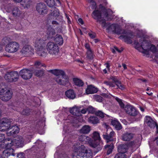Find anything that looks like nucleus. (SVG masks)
Listing matches in <instances>:
<instances>
[{
	"label": "nucleus",
	"mask_w": 158,
	"mask_h": 158,
	"mask_svg": "<svg viewBox=\"0 0 158 158\" xmlns=\"http://www.w3.org/2000/svg\"><path fill=\"white\" fill-rule=\"evenodd\" d=\"M157 49L155 46L153 45H150L149 50L153 53H155L156 56L158 57V45L157 46Z\"/></svg>",
	"instance_id": "38"
},
{
	"label": "nucleus",
	"mask_w": 158,
	"mask_h": 158,
	"mask_svg": "<svg viewBox=\"0 0 158 158\" xmlns=\"http://www.w3.org/2000/svg\"><path fill=\"white\" fill-rule=\"evenodd\" d=\"M52 23L53 25H57L58 24V23L56 21L53 20L52 21Z\"/></svg>",
	"instance_id": "61"
},
{
	"label": "nucleus",
	"mask_w": 158,
	"mask_h": 158,
	"mask_svg": "<svg viewBox=\"0 0 158 158\" xmlns=\"http://www.w3.org/2000/svg\"><path fill=\"white\" fill-rule=\"evenodd\" d=\"M126 157L127 156L125 154L119 152L116 155L114 158H126Z\"/></svg>",
	"instance_id": "44"
},
{
	"label": "nucleus",
	"mask_w": 158,
	"mask_h": 158,
	"mask_svg": "<svg viewBox=\"0 0 158 158\" xmlns=\"http://www.w3.org/2000/svg\"><path fill=\"white\" fill-rule=\"evenodd\" d=\"M120 38L124 39L125 41L131 43V41L130 39V38H131V37H130V36L129 37H127V36L126 35H122L120 36Z\"/></svg>",
	"instance_id": "46"
},
{
	"label": "nucleus",
	"mask_w": 158,
	"mask_h": 158,
	"mask_svg": "<svg viewBox=\"0 0 158 158\" xmlns=\"http://www.w3.org/2000/svg\"><path fill=\"white\" fill-rule=\"evenodd\" d=\"M60 15V13L58 9L55 7H52L48 16V20L56 19V18L59 16Z\"/></svg>",
	"instance_id": "16"
},
{
	"label": "nucleus",
	"mask_w": 158,
	"mask_h": 158,
	"mask_svg": "<svg viewBox=\"0 0 158 158\" xmlns=\"http://www.w3.org/2000/svg\"><path fill=\"white\" fill-rule=\"evenodd\" d=\"M5 138V135L3 134H0V142H2L3 140H4Z\"/></svg>",
	"instance_id": "56"
},
{
	"label": "nucleus",
	"mask_w": 158,
	"mask_h": 158,
	"mask_svg": "<svg viewBox=\"0 0 158 158\" xmlns=\"http://www.w3.org/2000/svg\"><path fill=\"white\" fill-rule=\"evenodd\" d=\"M79 140L85 143H87L89 144V142L91 141V138L84 135H82L79 136Z\"/></svg>",
	"instance_id": "27"
},
{
	"label": "nucleus",
	"mask_w": 158,
	"mask_h": 158,
	"mask_svg": "<svg viewBox=\"0 0 158 158\" xmlns=\"http://www.w3.org/2000/svg\"><path fill=\"white\" fill-rule=\"evenodd\" d=\"M6 43H8L6 45L5 50L10 53H14L17 51L19 48V44L17 42L14 41L11 42V39L9 38H4Z\"/></svg>",
	"instance_id": "8"
},
{
	"label": "nucleus",
	"mask_w": 158,
	"mask_h": 158,
	"mask_svg": "<svg viewBox=\"0 0 158 158\" xmlns=\"http://www.w3.org/2000/svg\"><path fill=\"white\" fill-rule=\"evenodd\" d=\"M36 10L40 15H42L46 14L48 12L47 6L43 2H40L37 4Z\"/></svg>",
	"instance_id": "14"
},
{
	"label": "nucleus",
	"mask_w": 158,
	"mask_h": 158,
	"mask_svg": "<svg viewBox=\"0 0 158 158\" xmlns=\"http://www.w3.org/2000/svg\"><path fill=\"white\" fill-rule=\"evenodd\" d=\"M113 82L115 83V85H117V83H119L121 82L118 81L117 79L113 78L112 79Z\"/></svg>",
	"instance_id": "57"
},
{
	"label": "nucleus",
	"mask_w": 158,
	"mask_h": 158,
	"mask_svg": "<svg viewBox=\"0 0 158 158\" xmlns=\"http://www.w3.org/2000/svg\"><path fill=\"white\" fill-rule=\"evenodd\" d=\"M115 100L118 102L120 107L122 108L124 107V105L122 102V100L116 97L115 98Z\"/></svg>",
	"instance_id": "48"
},
{
	"label": "nucleus",
	"mask_w": 158,
	"mask_h": 158,
	"mask_svg": "<svg viewBox=\"0 0 158 158\" xmlns=\"http://www.w3.org/2000/svg\"><path fill=\"white\" fill-rule=\"evenodd\" d=\"M111 124L117 130H119L122 128L121 124L117 120H112L111 121Z\"/></svg>",
	"instance_id": "30"
},
{
	"label": "nucleus",
	"mask_w": 158,
	"mask_h": 158,
	"mask_svg": "<svg viewBox=\"0 0 158 158\" xmlns=\"http://www.w3.org/2000/svg\"><path fill=\"white\" fill-rule=\"evenodd\" d=\"M47 4L50 7H53L55 5L54 0H46L45 1Z\"/></svg>",
	"instance_id": "40"
},
{
	"label": "nucleus",
	"mask_w": 158,
	"mask_h": 158,
	"mask_svg": "<svg viewBox=\"0 0 158 158\" xmlns=\"http://www.w3.org/2000/svg\"><path fill=\"white\" fill-rule=\"evenodd\" d=\"M15 120L12 119L3 118L0 121V131H4L11 129Z\"/></svg>",
	"instance_id": "9"
},
{
	"label": "nucleus",
	"mask_w": 158,
	"mask_h": 158,
	"mask_svg": "<svg viewBox=\"0 0 158 158\" xmlns=\"http://www.w3.org/2000/svg\"><path fill=\"white\" fill-rule=\"evenodd\" d=\"M44 73V71L43 70H36L34 72L35 75L37 77H41Z\"/></svg>",
	"instance_id": "39"
},
{
	"label": "nucleus",
	"mask_w": 158,
	"mask_h": 158,
	"mask_svg": "<svg viewBox=\"0 0 158 158\" xmlns=\"http://www.w3.org/2000/svg\"><path fill=\"white\" fill-rule=\"evenodd\" d=\"M14 2L16 3H19L21 2L23 0H13Z\"/></svg>",
	"instance_id": "63"
},
{
	"label": "nucleus",
	"mask_w": 158,
	"mask_h": 158,
	"mask_svg": "<svg viewBox=\"0 0 158 158\" xmlns=\"http://www.w3.org/2000/svg\"><path fill=\"white\" fill-rule=\"evenodd\" d=\"M128 149V146L126 144H122L118 146V152L125 154Z\"/></svg>",
	"instance_id": "23"
},
{
	"label": "nucleus",
	"mask_w": 158,
	"mask_h": 158,
	"mask_svg": "<svg viewBox=\"0 0 158 158\" xmlns=\"http://www.w3.org/2000/svg\"><path fill=\"white\" fill-rule=\"evenodd\" d=\"M46 33L47 35V38H52L56 33L55 30L50 25L48 27L46 31Z\"/></svg>",
	"instance_id": "22"
},
{
	"label": "nucleus",
	"mask_w": 158,
	"mask_h": 158,
	"mask_svg": "<svg viewBox=\"0 0 158 158\" xmlns=\"http://www.w3.org/2000/svg\"><path fill=\"white\" fill-rule=\"evenodd\" d=\"M89 2L90 3V4L92 5V8L93 9L96 7V3L95 2L92 0H89Z\"/></svg>",
	"instance_id": "52"
},
{
	"label": "nucleus",
	"mask_w": 158,
	"mask_h": 158,
	"mask_svg": "<svg viewBox=\"0 0 158 158\" xmlns=\"http://www.w3.org/2000/svg\"><path fill=\"white\" fill-rule=\"evenodd\" d=\"M114 48H115V50L116 52H121L122 51V50H120L117 47H114Z\"/></svg>",
	"instance_id": "60"
},
{
	"label": "nucleus",
	"mask_w": 158,
	"mask_h": 158,
	"mask_svg": "<svg viewBox=\"0 0 158 158\" xmlns=\"http://www.w3.org/2000/svg\"><path fill=\"white\" fill-rule=\"evenodd\" d=\"M21 52L23 55L28 56L33 54L34 49L30 45H26L22 49Z\"/></svg>",
	"instance_id": "20"
},
{
	"label": "nucleus",
	"mask_w": 158,
	"mask_h": 158,
	"mask_svg": "<svg viewBox=\"0 0 158 158\" xmlns=\"http://www.w3.org/2000/svg\"><path fill=\"white\" fill-rule=\"evenodd\" d=\"M78 23L81 24H84V22L82 19L81 18H79L78 19Z\"/></svg>",
	"instance_id": "59"
},
{
	"label": "nucleus",
	"mask_w": 158,
	"mask_h": 158,
	"mask_svg": "<svg viewBox=\"0 0 158 158\" xmlns=\"http://www.w3.org/2000/svg\"><path fill=\"white\" fill-rule=\"evenodd\" d=\"M19 74L23 79L27 80L30 79L32 76L31 71L27 69H24L21 70Z\"/></svg>",
	"instance_id": "15"
},
{
	"label": "nucleus",
	"mask_w": 158,
	"mask_h": 158,
	"mask_svg": "<svg viewBox=\"0 0 158 158\" xmlns=\"http://www.w3.org/2000/svg\"><path fill=\"white\" fill-rule=\"evenodd\" d=\"M105 148L107 150V155H109L111 153L112 151L114 148L113 144L112 143H110V145L107 144L105 146Z\"/></svg>",
	"instance_id": "35"
},
{
	"label": "nucleus",
	"mask_w": 158,
	"mask_h": 158,
	"mask_svg": "<svg viewBox=\"0 0 158 158\" xmlns=\"http://www.w3.org/2000/svg\"><path fill=\"white\" fill-rule=\"evenodd\" d=\"M46 49L48 53L53 57L57 58L59 57V49L57 44L54 42H49L46 46Z\"/></svg>",
	"instance_id": "6"
},
{
	"label": "nucleus",
	"mask_w": 158,
	"mask_h": 158,
	"mask_svg": "<svg viewBox=\"0 0 158 158\" xmlns=\"http://www.w3.org/2000/svg\"><path fill=\"white\" fill-rule=\"evenodd\" d=\"M51 71L52 73L56 76L63 75L64 73V71L58 69L51 70Z\"/></svg>",
	"instance_id": "36"
},
{
	"label": "nucleus",
	"mask_w": 158,
	"mask_h": 158,
	"mask_svg": "<svg viewBox=\"0 0 158 158\" xmlns=\"http://www.w3.org/2000/svg\"><path fill=\"white\" fill-rule=\"evenodd\" d=\"M12 126L13 127L11 128V129H13L12 130L7 133V135L9 136H11L19 132V129L18 126L15 125L14 124H12Z\"/></svg>",
	"instance_id": "25"
},
{
	"label": "nucleus",
	"mask_w": 158,
	"mask_h": 158,
	"mask_svg": "<svg viewBox=\"0 0 158 158\" xmlns=\"http://www.w3.org/2000/svg\"><path fill=\"white\" fill-rule=\"evenodd\" d=\"M98 89L90 85L87 86L85 90V92L87 94H90L96 93Z\"/></svg>",
	"instance_id": "24"
},
{
	"label": "nucleus",
	"mask_w": 158,
	"mask_h": 158,
	"mask_svg": "<svg viewBox=\"0 0 158 158\" xmlns=\"http://www.w3.org/2000/svg\"><path fill=\"white\" fill-rule=\"evenodd\" d=\"M90 127L88 125H85L83 126L80 130V133L83 134H87L90 131Z\"/></svg>",
	"instance_id": "31"
},
{
	"label": "nucleus",
	"mask_w": 158,
	"mask_h": 158,
	"mask_svg": "<svg viewBox=\"0 0 158 158\" xmlns=\"http://www.w3.org/2000/svg\"><path fill=\"white\" fill-rule=\"evenodd\" d=\"M12 145V141L10 139H5L3 142L0 144V148L6 149L2 152L3 156L8 157L11 155L15 156L14 150L11 148Z\"/></svg>",
	"instance_id": "4"
},
{
	"label": "nucleus",
	"mask_w": 158,
	"mask_h": 158,
	"mask_svg": "<svg viewBox=\"0 0 158 158\" xmlns=\"http://www.w3.org/2000/svg\"><path fill=\"white\" fill-rule=\"evenodd\" d=\"M112 13V11L110 9L105 10H104V14L102 15L100 11L97 10L93 11L92 16L94 19L97 20V22L101 24L102 26L105 27L106 26V23L104 18L107 17L109 15H111Z\"/></svg>",
	"instance_id": "2"
},
{
	"label": "nucleus",
	"mask_w": 158,
	"mask_h": 158,
	"mask_svg": "<svg viewBox=\"0 0 158 158\" xmlns=\"http://www.w3.org/2000/svg\"><path fill=\"white\" fill-rule=\"evenodd\" d=\"M85 48L87 49V50H89L91 49L90 46L88 44H85Z\"/></svg>",
	"instance_id": "58"
},
{
	"label": "nucleus",
	"mask_w": 158,
	"mask_h": 158,
	"mask_svg": "<svg viewBox=\"0 0 158 158\" xmlns=\"http://www.w3.org/2000/svg\"><path fill=\"white\" fill-rule=\"evenodd\" d=\"M108 30L117 34H125L126 31L120 28L117 24H112L108 28Z\"/></svg>",
	"instance_id": "17"
},
{
	"label": "nucleus",
	"mask_w": 158,
	"mask_h": 158,
	"mask_svg": "<svg viewBox=\"0 0 158 158\" xmlns=\"http://www.w3.org/2000/svg\"><path fill=\"white\" fill-rule=\"evenodd\" d=\"M73 81L74 84L78 86H82L84 85L83 81L77 78H74Z\"/></svg>",
	"instance_id": "32"
},
{
	"label": "nucleus",
	"mask_w": 158,
	"mask_h": 158,
	"mask_svg": "<svg viewBox=\"0 0 158 158\" xmlns=\"http://www.w3.org/2000/svg\"><path fill=\"white\" fill-rule=\"evenodd\" d=\"M46 39L38 38L35 39L34 41L35 46L36 48L37 54L43 57H45L47 53L45 51L44 46Z\"/></svg>",
	"instance_id": "3"
},
{
	"label": "nucleus",
	"mask_w": 158,
	"mask_h": 158,
	"mask_svg": "<svg viewBox=\"0 0 158 158\" xmlns=\"http://www.w3.org/2000/svg\"><path fill=\"white\" fill-rule=\"evenodd\" d=\"M54 41L56 44H58L60 45H62L63 43V40L61 36L60 35L57 34L55 36L54 39Z\"/></svg>",
	"instance_id": "28"
},
{
	"label": "nucleus",
	"mask_w": 158,
	"mask_h": 158,
	"mask_svg": "<svg viewBox=\"0 0 158 158\" xmlns=\"http://www.w3.org/2000/svg\"><path fill=\"white\" fill-rule=\"evenodd\" d=\"M104 83L107 85H108L110 87H114L115 86V85L114 83L110 81H105Z\"/></svg>",
	"instance_id": "49"
},
{
	"label": "nucleus",
	"mask_w": 158,
	"mask_h": 158,
	"mask_svg": "<svg viewBox=\"0 0 158 158\" xmlns=\"http://www.w3.org/2000/svg\"><path fill=\"white\" fill-rule=\"evenodd\" d=\"M105 64L106 65V67L109 69L110 66V65H109V64L108 63H106Z\"/></svg>",
	"instance_id": "64"
},
{
	"label": "nucleus",
	"mask_w": 158,
	"mask_h": 158,
	"mask_svg": "<svg viewBox=\"0 0 158 158\" xmlns=\"http://www.w3.org/2000/svg\"><path fill=\"white\" fill-rule=\"evenodd\" d=\"M70 112L73 115L77 116H79L80 115V112L79 111V109L76 107H74L72 108L70 110Z\"/></svg>",
	"instance_id": "33"
},
{
	"label": "nucleus",
	"mask_w": 158,
	"mask_h": 158,
	"mask_svg": "<svg viewBox=\"0 0 158 158\" xmlns=\"http://www.w3.org/2000/svg\"><path fill=\"white\" fill-rule=\"evenodd\" d=\"M65 94L66 97L71 99H74L76 97L73 90L71 89H69L65 93Z\"/></svg>",
	"instance_id": "29"
},
{
	"label": "nucleus",
	"mask_w": 158,
	"mask_h": 158,
	"mask_svg": "<svg viewBox=\"0 0 158 158\" xmlns=\"http://www.w3.org/2000/svg\"><path fill=\"white\" fill-rule=\"evenodd\" d=\"M12 95V91L6 87L0 88V98L3 101H9Z\"/></svg>",
	"instance_id": "10"
},
{
	"label": "nucleus",
	"mask_w": 158,
	"mask_h": 158,
	"mask_svg": "<svg viewBox=\"0 0 158 158\" xmlns=\"http://www.w3.org/2000/svg\"><path fill=\"white\" fill-rule=\"evenodd\" d=\"M17 157L18 158H25L24 154L23 153H20L18 154L17 155Z\"/></svg>",
	"instance_id": "55"
},
{
	"label": "nucleus",
	"mask_w": 158,
	"mask_h": 158,
	"mask_svg": "<svg viewBox=\"0 0 158 158\" xmlns=\"http://www.w3.org/2000/svg\"><path fill=\"white\" fill-rule=\"evenodd\" d=\"M61 77H57L56 78V81L60 85H65L69 83V78L66 75L65 73L63 75H61Z\"/></svg>",
	"instance_id": "18"
},
{
	"label": "nucleus",
	"mask_w": 158,
	"mask_h": 158,
	"mask_svg": "<svg viewBox=\"0 0 158 158\" xmlns=\"http://www.w3.org/2000/svg\"><path fill=\"white\" fill-rule=\"evenodd\" d=\"M88 35L92 39L96 37V34L94 33H89Z\"/></svg>",
	"instance_id": "54"
},
{
	"label": "nucleus",
	"mask_w": 158,
	"mask_h": 158,
	"mask_svg": "<svg viewBox=\"0 0 158 158\" xmlns=\"http://www.w3.org/2000/svg\"><path fill=\"white\" fill-rule=\"evenodd\" d=\"M134 44L135 45V48L141 52L144 53L149 50L150 43L143 39L139 42L135 41Z\"/></svg>",
	"instance_id": "7"
},
{
	"label": "nucleus",
	"mask_w": 158,
	"mask_h": 158,
	"mask_svg": "<svg viewBox=\"0 0 158 158\" xmlns=\"http://www.w3.org/2000/svg\"><path fill=\"white\" fill-rule=\"evenodd\" d=\"M12 141L13 145L19 147H22L24 145V140L23 138L21 136H18L15 139Z\"/></svg>",
	"instance_id": "19"
},
{
	"label": "nucleus",
	"mask_w": 158,
	"mask_h": 158,
	"mask_svg": "<svg viewBox=\"0 0 158 158\" xmlns=\"http://www.w3.org/2000/svg\"><path fill=\"white\" fill-rule=\"evenodd\" d=\"M116 85L119 89L121 90H123L124 89V87L121 84V82L119 83H117Z\"/></svg>",
	"instance_id": "53"
},
{
	"label": "nucleus",
	"mask_w": 158,
	"mask_h": 158,
	"mask_svg": "<svg viewBox=\"0 0 158 158\" xmlns=\"http://www.w3.org/2000/svg\"><path fill=\"white\" fill-rule=\"evenodd\" d=\"M94 99L97 101L101 102L102 101V98L100 96L95 95L94 96Z\"/></svg>",
	"instance_id": "47"
},
{
	"label": "nucleus",
	"mask_w": 158,
	"mask_h": 158,
	"mask_svg": "<svg viewBox=\"0 0 158 158\" xmlns=\"http://www.w3.org/2000/svg\"><path fill=\"white\" fill-rule=\"evenodd\" d=\"M19 76V74L17 72H11L6 74L4 78L7 81L12 82L17 81Z\"/></svg>",
	"instance_id": "11"
},
{
	"label": "nucleus",
	"mask_w": 158,
	"mask_h": 158,
	"mask_svg": "<svg viewBox=\"0 0 158 158\" xmlns=\"http://www.w3.org/2000/svg\"><path fill=\"white\" fill-rule=\"evenodd\" d=\"M96 114L98 116L102 118H103L105 114H104L103 112L101 111H98L96 113Z\"/></svg>",
	"instance_id": "50"
},
{
	"label": "nucleus",
	"mask_w": 158,
	"mask_h": 158,
	"mask_svg": "<svg viewBox=\"0 0 158 158\" xmlns=\"http://www.w3.org/2000/svg\"><path fill=\"white\" fill-rule=\"evenodd\" d=\"M89 122L92 123L94 124L99 123V120L97 117L95 116H91L89 118Z\"/></svg>",
	"instance_id": "34"
},
{
	"label": "nucleus",
	"mask_w": 158,
	"mask_h": 158,
	"mask_svg": "<svg viewBox=\"0 0 158 158\" xmlns=\"http://www.w3.org/2000/svg\"><path fill=\"white\" fill-rule=\"evenodd\" d=\"M124 110L127 114L132 116H136L139 114L135 108L131 105H126L124 107Z\"/></svg>",
	"instance_id": "12"
},
{
	"label": "nucleus",
	"mask_w": 158,
	"mask_h": 158,
	"mask_svg": "<svg viewBox=\"0 0 158 158\" xmlns=\"http://www.w3.org/2000/svg\"><path fill=\"white\" fill-rule=\"evenodd\" d=\"M127 145L128 147H131L133 148L138 147L137 143L136 141H131L129 142Z\"/></svg>",
	"instance_id": "41"
},
{
	"label": "nucleus",
	"mask_w": 158,
	"mask_h": 158,
	"mask_svg": "<svg viewBox=\"0 0 158 158\" xmlns=\"http://www.w3.org/2000/svg\"><path fill=\"white\" fill-rule=\"evenodd\" d=\"M86 111H87L86 109H83L82 110H81V112L82 114H85L86 112Z\"/></svg>",
	"instance_id": "62"
},
{
	"label": "nucleus",
	"mask_w": 158,
	"mask_h": 158,
	"mask_svg": "<svg viewBox=\"0 0 158 158\" xmlns=\"http://www.w3.org/2000/svg\"><path fill=\"white\" fill-rule=\"evenodd\" d=\"M73 158H92L93 152L91 150L87 149L83 145L79 147L73 146Z\"/></svg>",
	"instance_id": "1"
},
{
	"label": "nucleus",
	"mask_w": 158,
	"mask_h": 158,
	"mask_svg": "<svg viewBox=\"0 0 158 158\" xmlns=\"http://www.w3.org/2000/svg\"><path fill=\"white\" fill-rule=\"evenodd\" d=\"M105 126L106 129H108V130L110 131V133L109 134V135L111 138H113V136L114 135V132L112 131V130L110 128H109V126L108 125L105 124Z\"/></svg>",
	"instance_id": "45"
},
{
	"label": "nucleus",
	"mask_w": 158,
	"mask_h": 158,
	"mask_svg": "<svg viewBox=\"0 0 158 158\" xmlns=\"http://www.w3.org/2000/svg\"><path fill=\"white\" fill-rule=\"evenodd\" d=\"M91 137L93 140L91 139L89 145L93 148H96L98 151L102 149L103 146L101 141L99 133L97 131L94 132L92 135Z\"/></svg>",
	"instance_id": "5"
},
{
	"label": "nucleus",
	"mask_w": 158,
	"mask_h": 158,
	"mask_svg": "<svg viewBox=\"0 0 158 158\" xmlns=\"http://www.w3.org/2000/svg\"><path fill=\"white\" fill-rule=\"evenodd\" d=\"M31 110L28 108L23 109L22 111H21V114L25 116H29L31 115Z\"/></svg>",
	"instance_id": "37"
},
{
	"label": "nucleus",
	"mask_w": 158,
	"mask_h": 158,
	"mask_svg": "<svg viewBox=\"0 0 158 158\" xmlns=\"http://www.w3.org/2000/svg\"><path fill=\"white\" fill-rule=\"evenodd\" d=\"M35 66L37 68H40L43 66V65L40 62L37 61L35 63Z\"/></svg>",
	"instance_id": "51"
},
{
	"label": "nucleus",
	"mask_w": 158,
	"mask_h": 158,
	"mask_svg": "<svg viewBox=\"0 0 158 158\" xmlns=\"http://www.w3.org/2000/svg\"><path fill=\"white\" fill-rule=\"evenodd\" d=\"M106 134V135H103V138L106 140L107 143L113 141V138H111L109 135H107V133Z\"/></svg>",
	"instance_id": "42"
},
{
	"label": "nucleus",
	"mask_w": 158,
	"mask_h": 158,
	"mask_svg": "<svg viewBox=\"0 0 158 158\" xmlns=\"http://www.w3.org/2000/svg\"><path fill=\"white\" fill-rule=\"evenodd\" d=\"M7 10L9 12L11 10L12 15L15 17H21L23 15V13L16 6H13L12 5L9 6Z\"/></svg>",
	"instance_id": "13"
},
{
	"label": "nucleus",
	"mask_w": 158,
	"mask_h": 158,
	"mask_svg": "<svg viewBox=\"0 0 158 158\" xmlns=\"http://www.w3.org/2000/svg\"><path fill=\"white\" fill-rule=\"evenodd\" d=\"M122 140L124 141H129L133 137V134L129 133H126L122 135Z\"/></svg>",
	"instance_id": "26"
},
{
	"label": "nucleus",
	"mask_w": 158,
	"mask_h": 158,
	"mask_svg": "<svg viewBox=\"0 0 158 158\" xmlns=\"http://www.w3.org/2000/svg\"><path fill=\"white\" fill-rule=\"evenodd\" d=\"M144 122L151 128H154L157 125L156 123L150 116H146L144 119Z\"/></svg>",
	"instance_id": "21"
},
{
	"label": "nucleus",
	"mask_w": 158,
	"mask_h": 158,
	"mask_svg": "<svg viewBox=\"0 0 158 158\" xmlns=\"http://www.w3.org/2000/svg\"><path fill=\"white\" fill-rule=\"evenodd\" d=\"M87 56L90 59H92L93 57V51L91 49L87 50Z\"/></svg>",
	"instance_id": "43"
}]
</instances>
